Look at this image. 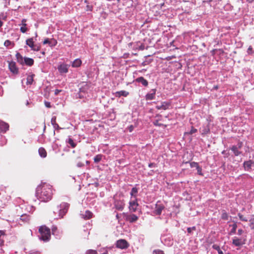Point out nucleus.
<instances>
[{
    "label": "nucleus",
    "instance_id": "f3484780",
    "mask_svg": "<svg viewBox=\"0 0 254 254\" xmlns=\"http://www.w3.org/2000/svg\"><path fill=\"white\" fill-rule=\"evenodd\" d=\"M135 81L141 83L144 86H147L148 84V81L143 77L137 78Z\"/></svg>",
    "mask_w": 254,
    "mask_h": 254
},
{
    "label": "nucleus",
    "instance_id": "774afa93",
    "mask_svg": "<svg viewBox=\"0 0 254 254\" xmlns=\"http://www.w3.org/2000/svg\"><path fill=\"white\" fill-rule=\"evenodd\" d=\"M102 254H108L107 253H103Z\"/></svg>",
    "mask_w": 254,
    "mask_h": 254
},
{
    "label": "nucleus",
    "instance_id": "f8f14e48",
    "mask_svg": "<svg viewBox=\"0 0 254 254\" xmlns=\"http://www.w3.org/2000/svg\"><path fill=\"white\" fill-rule=\"evenodd\" d=\"M115 206L117 209L122 211L124 208L125 203L123 201L117 200L115 202Z\"/></svg>",
    "mask_w": 254,
    "mask_h": 254
},
{
    "label": "nucleus",
    "instance_id": "6ab92c4d",
    "mask_svg": "<svg viewBox=\"0 0 254 254\" xmlns=\"http://www.w3.org/2000/svg\"><path fill=\"white\" fill-rule=\"evenodd\" d=\"M34 64L33 59L29 58L24 57V64H26L28 66H31Z\"/></svg>",
    "mask_w": 254,
    "mask_h": 254
},
{
    "label": "nucleus",
    "instance_id": "4be33fe9",
    "mask_svg": "<svg viewBox=\"0 0 254 254\" xmlns=\"http://www.w3.org/2000/svg\"><path fill=\"white\" fill-rule=\"evenodd\" d=\"M51 124L55 129H61L58 124L56 123V117H53L51 119Z\"/></svg>",
    "mask_w": 254,
    "mask_h": 254
},
{
    "label": "nucleus",
    "instance_id": "603ef678",
    "mask_svg": "<svg viewBox=\"0 0 254 254\" xmlns=\"http://www.w3.org/2000/svg\"><path fill=\"white\" fill-rule=\"evenodd\" d=\"M77 166L78 167H82L84 166V164L81 163V162H78L77 164Z\"/></svg>",
    "mask_w": 254,
    "mask_h": 254
},
{
    "label": "nucleus",
    "instance_id": "9b49d317",
    "mask_svg": "<svg viewBox=\"0 0 254 254\" xmlns=\"http://www.w3.org/2000/svg\"><path fill=\"white\" fill-rule=\"evenodd\" d=\"M232 243L235 246H240L244 245L245 243L244 241H243L242 239L235 237L233 239Z\"/></svg>",
    "mask_w": 254,
    "mask_h": 254
},
{
    "label": "nucleus",
    "instance_id": "4d7b16f0",
    "mask_svg": "<svg viewBox=\"0 0 254 254\" xmlns=\"http://www.w3.org/2000/svg\"><path fill=\"white\" fill-rule=\"evenodd\" d=\"M29 254H40L39 252L37 251H32Z\"/></svg>",
    "mask_w": 254,
    "mask_h": 254
},
{
    "label": "nucleus",
    "instance_id": "5701e85b",
    "mask_svg": "<svg viewBox=\"0 0 254 254\" xmlns=\"http://www.w3.org/2000/svg\"><path fill=\"white\" fill-rule=\"evenodd\" d=\"M138 192V189L136 187H134L132 188L131 191L130 192V194L131 195V199L134 198V199L136 198V194Z\"/></svg>",
    "mask_w": 254,
    "mask_h": 254
},
{
    "label": "nucleus",
    "instance_id": "de8ad7c7",
    "mask_svg": "<svg viewBox=\"0 0 254 254\" xmlns=\"http://www.w3.org/2000/svg\"><path fill=\"white\" fill-rule=\"evenodd\" d=\"M237 148H238L239 149H240L242 146H243V142H239L237 145H236Z\"/></svg>",
    "mask_w": 254,
    "mask_h": 254
},
{
    "label": "nucleus",
    "instance_id": "338daca9",
    "mask_svg": "<svg viewBox=\"0 0 254 254\" xmlns=\"http://www.w3.org/2000/svg\"><path fill=\"white\" fill-rule=\"evenodd\" d=\"M1 91V86H0V92Z\"/></svg>",
    "mask_w": 254,
    "mask_h": 254
},
{
    "label": "nucleus",
    "instance_id": "4468645a",
    "mask_svg": "<svg viewBox=\"0 0 254 254\" xmlns=\"http://www.w3.org/2000/svg\"><path fill=\"white\" fill-rule=\"evenodd\" d=\"M254 164V161L252 160H249L247 161H245L243 164L245 170L246 171H249L251 169L252 165Z\"/></svg>",
    "mask_w": 254,
    "mask_h": 254
},
{
    "label": "nucleus",
    "instance_id": "79ce46f5",
    "mask_svg": "<svg viewBox=\"0 0 254 254\" xmlns=\"http://www.w3.org/2000/svg\"><path fill=\"white\" fill-rule=\"evenodd\" d=\"M21 219L25 221H28L29 220V218L26 215H22L21 216Z\"/></svg>",
    "mask_w": 254,
    "mask_h": 254
},
{
    "label": "nucleus",
    "instance_id": "8fccbe9b",
    "mask_svg": "<svg viewBox=\"0 0 254 254\" xmlns=\"http://www.w3.org/2000/svg\"><path fill=\"white\" fill-rule=\"evenodd\" d=\"M148 167L149 168L155 167H156V164L154 163H151L148 164Z\"/></svg>",
    "mask_w": 254,
    "mask_h": 254
},
{
    "label": "nucleus",
    "instance_id": "dca6fc26",
    "mask_svg": "<svg viewBox=\"0 0 254 254\" xmlns=\"http://www.w3.org/2000/svg\"><path fill=\"white\" fill-rule=\"evenodd\" d=\"M129 95V92L125 90L117 91L115 93L116 97H120L121 96L127 97Z\"/></svg>",
    "mask_w": 254,
    "mask_h": 254
},
{
    "label": "nucleus",
    "instance_id": "7c9ffc66",
    "mask_svg": "<svg viewBox=\"0 0 254 254\" xmlns=\"http://www.w3.org/2000/svg\"><path fill=\"white\" fill-rule=\"evenodd\" d=\"M212 248L216 250L219 254H223V252L220 250V247L217 245H213Z\"/></svg>",
    "mask_w": 254,
    "mask_h": 254
},
{
    "label": "nucleus",
    "instance_id": "052dcab7",
    "mask_svg": "<svg viewBox=\"0 0 254 254\" xmlns=\"http://www.w3.org/2000/svg\"><path fill=\"white\" fill-rule=\"evenodd\" d=\"M4 235V232L3 231H0V237L2 235Z\"/></svg>",
    "mask_w": 254,
    "mask_h": 254
},
{
    "label": "nucleus",
    "instance_id": "412c9836",
    "mask_svg": "<svg viewBox=\"0 0 254 254\" xmlns=\"http://www.w3.org/2000/svg\"><path fill=\"white\" fill-rule=\"evenodd\" d=\"M201 132L202 134H206L209 132L210 128L208 125L204 126L200 128Z\"/></svg>",
    "mask_w": 254,
    "mask_h": 254
},
{
    "label": "nucleus",
    "instance_id": "0eeeda50",
    "mask_svg": "<svg viewBox=\"0 0 254 254\" xmlns=\"http://www.w3.org/2000/svg\"><path fill=\"white\" fill-rule=\"evenodd\" d=\"M69 66L64 64H61L58 67V69L60 73H66L68 71Z\"/></svg>",
    "mask_w": 254,
    "mask_h": 254
},
{
    "label": "nucleus",
    "instance_id": "c03bdc74",
    "mask_svg": "<svg viewBox=\"0 0 254 254\" xmlns=\"http://www.w3.org/2000/svg\"><path fill=\"white\" fill-rule=\"evenodd\" d=\"M11 44V42L8 40H6L4 43V45L5 47L9 46Z\"/></svg>",
    "mask_w": 254,
    "mask_h": 254
},
{
    "label": "nucleus",
    "instance_id": "39448f33",
    "mask_svg": "<svg viewBox=\"0 0 254 254\" xmlns=\"http://www.w3.org/2000/svg\"><path fill=\"white\" fill-rule=\"evenodd\" d=\"M138 204L137 202V199H133L130 200L129 202V209L131 212H135L136 210Z\"/></svg>",
    "mask_w": 254,
    "mask_h": 254
},
{
    "label": "nucleus",
    "instance_id": "a18cd8bd",
    "mask_svg": "<svg viewBox=\"0 0 254 254\" xmlns=\"http://www.w3.org/2000/svg\"><path fill=\"white\" fill-rule=\"evenodd\" d=\"M57 230V227L56 226H53L52 228V234L53 235H56V232Z\"/></svg>",
    "mask_w": 254,
    "mask_h": 254
},
{
    "label": "nucleus",
    "instance_id": "a211bd4d",
    "mask_svg": "<svg viewBox=\"0 0 254 254\" xmlns=\"http://www.w3.org/2000/svg\"><path fill=\"white\" fill-rule=\"evenodd\" d=\"M138 218V217L136 215L132 214H131V215L128 216L127 217V219L129 222L133 223V222L136 221L137 220Z\"/></svg>",
    "mask_w": 254,
    "mask_h": 254
},
{
    "label": "nucleus",
    "instance_id": "0e129e2a",
    "mask_svg": "<svg viewBox=\"0 0 254 254\" xmlns=\"http://www.w3.org/2000/svg\"><path fill=\"white\" fill-rule=\"evenodd\" d=\"M86 164L87 165H89V164H90V162H89V161H86Z\"/></svg>",
    "mask_w": 254,
    "mask_h": 254
},
{
    "label": "nucleus",
    "instance_id": "c756f323",
    "mask_svg": "<svg viewBox=\"0 0 254 254\" xmlns=\"http://www.w3.org/2000/svg\"><path fill=\"white\" fill-rule=\"evenodd\" d=\"M33 74L28 75L26 81L27 84H32L33 81Z\"/></svg>",
    "mask_w": 254,
    "mask_h": 254
},
{
    "label": "nucleus",
    "instance_id": "aec40b11",
    "mask_svg": "<svg viewBox=\"0 0 254 254\" xmlns=\"http://www.w3.org/2000/svg\"><path fill=\"white\" fill-rule=\"evenodd\" d=\"M231 150L236 156H238L242 153V152L239 151V149L235 145H233L231 147Z\"/></svg>",
    "mask_w": 254,
    "mask_h": 254
},
{
    "label": "nucleus",
    "instance_id": "6e6552de",
    "mask_svg": "<svg viewBox=\"0 0 254 254\" xmlns=\"http://www.w3.org/2000/svg\"><path fill=\"white\" fill-rule=\"evenodd\" d=\"M171 103L168 102H163L161 103V105H158L156 106V108L158 110H166L169 108Z\"/></svg>",
    "mask_w": 254,
    "mask_h": 254
},
{
    "label": "nucleus",
    "instance_id": "49530a36",
    "mask_svg": "<svg viewBox=\"0 0 254 254\" xmlns=\"http://www.w3.org/2000/svg\"><path fill=\"white\" fill-rule=\"evenodd\" d=\"M247 52L249 54H252L253 53L252 46H250L248 49Z\"/></svg>",
    "mask_w": 254,
    "mask_h": 254
},
{
    "label": "nucleus",
    "instance_id": "a19ab883",
    "mask_svg": "<svg viewBox=\"0 0 254 254\" xmlns=\"http://www.w3.org/2000/svg\"><path fill=\"white\" fill-rule=\"evenodd\" d=\"M31 50L34 51H39L40 50V47L38 45H34Z\"/></svg>",
    "mask_w": 254,
    "mask_h": 254
},
{
    "label": "nucleus",
    "instance_id": "3c124183",
    "mask_svg": "<svg viewBox=\"0 0 254 254\" xmlns=\"http://www.w3.org/2000/svg\"><path fill=\"white\" fill-rule=\"evenodd\" d=\"M50 44V41H49V39L47 38L45 39V40L43 41V44Z\"/></svg>",
    "mask_w": 254,
    "mask_h": 254
},
{
    "label": "nucleus",
    "instance_id": "e433bc0d",
    "mask_svg": "<svg viewBox=\"0 0 254 254\" xmlns=\"http://www.w3.org/2000/svg\"><path fill=\"white\" fill-rule=\"evenodd\" d=\"M86 254H97V252L96 250H88L86 251Z\"/></svg>",
    "mask_w": 254,
    "mask_h": 254
},
{
    "label": "nucleus",
    "instance_id": "6e6d98bb",
    "mask_svg": "<svg viewBox=\"0 0 254 254\" xmlns=\"http://www.w3.org/2000/svg\"><path fill=\"white\" fill-rule=\"evenodd\" d=\"M154 125H155V126H162V124H159V123H158V121H156V122H154Z\"/></svg>",
    "mask_w": 254,
    "mask_h": 254
},
{
    "label": "nucleus",
    "instance_id": "c9c22d12",
    "mask_svg": "<svg viewBox=\"0 0 254 254\" xmlns=\"http://www.w3.org/2000/svg\"><path fill=\"white\" fill-rule=\"evenodd\" d=\"M232 229L231 231V233L232 234H235L236 233V229L237 227V225L236 223L232 225Z\"/></svg>",
    "mask_w": 254,
    "mask_h": 254
},
{
    "label": "nucleus",
    "instance_id": "37998d69",
    "mask_svg": "<svg viewBox=\"0 0 254 254\" xmlns=\"http://www.w3.org/2000/svg\"><path fill=\"white\" fill-rule=\"evenodd\" d=\"M196 228L195 227L193 226L192 227H189L187 229V231L189 233H191L192 232V230H195Z\"/></svg>",
    "mask_w": 254,
    "mask_h": 254
},
{
    "label": "nucleus",
    "instance_id": "4c0bfd02",
    "mask_svg": "<svg viewBox=\"0 0 254 254\" xmlns=\"http://www.w3.org/2000/svg\"><path fill=\"white\" fill-rule=\"evenodd\" d=\"M198 164L195 162H192L190 163V166L191 168H197L198 166Z\"/></svg>",
    "mask_w": 254,
    "mask_h": 254
},
{
    "label": "nucleus",
    "instance_id": "f257e3e1",
    "mask_svg": "<svg viewBox=\"0 0 254 254\" xmlns=\"http://www.w3.org/2000/svg\"><path fill=\"white\" fill-rule=\"evenodd\" d=\"M53 195L52 186L46 183H41L36 188V196L43 202H48L51 200Z\"/></svg>",
    "mask_w": 254,
    "mask_h": 254
},
{
    "label": "nucleus",
    "instance_id": "393cba45",
    "mask_svg": "<svg viewBox=\"0 0 254 254\" xmlns=\"http://www.w3.org/2000/svg\"><path fill=\"white\" fill-rule=\"evenodd\" d=\"M16 57L17 62L19 64H24V58L22 57V56L19 53H17L16 54Z\"/></svg>",
    "mask_w": 254,
    "mask_h": 254
},
{
    "label": "nucleus",
    "instance_id": "2f4dec72",
    "mask_svg": "<svg viewBox=\"0 0 254 254\" xmlns=\"http://www.w3.org/2000/svg\"><path fill=\"white\" fill-rule=\"evenodd\" d=\"M238 216L239 219L242 221L247 222L248 221V220L246 217L244 216L243 215H242V214H241L240 213H238Z\"/></svg>",
    "mask_w": 254,
    "mask_h": 254
},
{
    "label": "nucleus",
    "instance_id": "cd10ccee",
    "mask_svg": "<svg viewBox=\"0 0 254 254\" xmlns=\"http://www.w3.org/2000/svg\"><path fill=\"white\" fill-rule=\"evenodd\" d=\"M66 142L70 145L72 148H74L76 146V144L73 141V139L70 137H68Z\"/></svg>",
    "mask_w": 254,
    "mask_h": 254
},
{
    "label": "nucleus",
    "instance_id": "bb28decb",
    "mask_svg": "<svg viewBox=\"0 0 254 254\" xmlns=\"http://www.w3.org/2000/svg\"><path fill=\"white\" fill-rule=\"evenodd\" d=\"M81 64V61L79 59H75L72 64V66L73 67H79Z\"/></svg>",
    "mask_w": 254,
    "mask_h": 254
},
{
    "label": "nucleus",
    "instance_id": "13d9d810",
    "mask_svg": "<svg viewBox=\"0 0 254 254\" xmlns=\"http://www.w3.org/2000/svg\"><path fill=\"white\" fill-rule=\"evenodd\" d=\"M144 46L143 45H141L139 47V50H144Z\"/></svg>",
    "mask_w": 254,
    "mask_h": 254
},
{
    "label": "nucleus",
    "instance_id": "1a4fd4ad",
    "mask_svg": "<svg viewBox=\"0 0 254 254\" xmlns=\"http://www.w3.org/2000/svg\"><path fill=\"white\" fill-rule=\"evenodd\" d=\"M9 128L8 124L0 120V132L5 133Z\"/></svg>",
    "mask_w": 254,
    "mask_h": 254
},
{
    "label": "nucleus",
    "instance_id": "473e14b6",
    "mask_svg": "<svg viewBox=\"0 0 254 254\" xmlns=\"http://www.w3.org/2000/svg\"><path fill=\"white\" fill-rule=\"evenodd\" d=\"M26 24L23 23V26L21 27V28H20V31L21 32L24 33L27 31V28L26 27Z\"/></svg>",
    "mask_w": 254,
    "mask_h": 254
},
{
    "label": "nucleus",
    "instance_id": "9d476101",
    "mask_svg": "<svg viewBox=\"0 0 254 254\" xmlns=\"http://www.w3.org/2000/svg\"><path fill=\"white\" fill-rule=\"evenodd\" d=\"M156 94V89H151L150 93H147L145 95V99L147 100H151L155 98Z\"/></svg>",
    "mask_w": 254,
    "mask_h": 254
},
{
    "label": "nucleus",
    "instance_id": "f704fd0d",
    "mask_svg": "<svg viewBox=\"0 0 254 254\" xmlns=\"http://www.w3.org/2000/svg\"><path fill=\"white\" fill-rule=\"evenodd\" d=\"M196 132H197V129L192 127L190 130L189 132H186L185 133L186 134H193L194 133H195Z\"/></svg>",
    "mask_w": 254,
    "mask_h": 254
},
{
    "label": "nucleus",
    "instance_id": "ddd939ff",
    "mask_svg": "<svg viewBox=\"0 0 254 254\" xmlns=\"http://www.w3.org/2000/svg\"><path fill=\"white\" fill-rule=\"evenodd\" d=\"M164 209V206L161 204H156L154 210L155 213L157 215H160L162 210Z\"/></svg>",
    "mask_w": 254,
    "mask_h": 254
},
{
    "label": "nucleus",
    "instance_id": "864d4df0",
    "mask_svg": "<svg viewBox=\"0 0 254 254\" xmlns=\"http://www.w3.org/2000/svg\"><path fill=\"white\" fill-rule=\"evenodd\" d=\"M244 232V231L242 229H239L238 231V234L239 235H241Z\"/></svg>",
    "mask_w": 254,
    "mask_h": 254
},
{
    "label": "nucleus",
    "instance_id": "5fc2aeb1",
    "mask_svg": "<svg viewBox=\"0 0 254 254\" xmlns=\"http://www.w3.org/2000/svg\"><path fill=\"white\" fill-rule=\"evenodd\" d=\"M62 91L61 90H59V89H56L55 90V95H58L60 92H61Z\"/></svg>",
    "mask_w": 254,
    "mask_h": 254
},
{
    "label": "nucleus",
    "instance_id": "b1692460",
    "mask_svg": "<svg viewBox=\"0 0 254 254\" xmlns=\"http://www.w3.org/2000/svg\"><path fill=\"white\" fill-rule=\"evenodd\" d=\"M40 156L42 158H45L47 156V152L46 150L43 148L40 147L38 150Z\"/></svg>",
    "mask_w": 254,
    "mask_h": 254
},
{
    "label": "nucleus",
    "instance_id": "423d86ee",
    "mask_svg": "<svg viewBox=\"0 0 254 254\" xmlns=\"http://www.w3.org/2000/svg\"><path fill=\"white\" fill-rule=\"evenodd\" d=\"M8 67L10 71L14 74L18 73V68L16 65V64L14 62H10L8 64Z\"/></svg>",
    "mask_w": 254,
    "mask_h": 254
},
{
    "label": "nucleus",
    "instance_id": "20e7f679",
    "mask_svg": "<svg viewBox=\"0 0 254 254\" xmlns=\"http://www.w3.org/2000/svg\"><path fill=\"white\" fill-rule=\"evenodd\" d=\"M116 245L117 248L121 249H127L129 246L127 242L124 239H120L117 241Z\"/></svg>",
    "mask_w": 254,
    "mask_h": 254
},
{
    "label": "nucleus",
    "instance_id": "2eb2a0df",
    "mask_svg": "<svg viewBox=\"0 0 254 254\" xmlns=\"http://www.w3.org/2000/svg\"><path fill=\"white\" fill-rule=\"evenodd\" d=\"M81 218L87 220L91 218L92 216V213L89 210H86L84 213H80Z\"/></svg>",
    "mask_w": 254,
    "mask_h": 254
},
{
    "label": "nucleus",
    "instance_id": "e2e57ef3",
    "mask_svg": "<svg viewBox=\"0 0 254 254\" xmlns=\"http://www.w3.org/2000/svg\"><path fill=\"white\" fill-rule=\"evenodd\" d=\"M25 22H26V20L25 19H22V24L23 23H25Z\"/></svg>",
    "mask_w": 254,
    "mask_h": 254
},
{
    "label": "nucleus",
    "instance_id": "69168bd1",
    "mask_svg": "<svg viewBox=\"0 0 254 254\" xmlns=\"http://www.w3.org/2000/svg\"><path fill=\"white\" fill-rule=\"evenodd\" d=\"M116 218H117L118 219H119V215L118 214H117V215H116Z\"/></svg>",
    "mask_w": 254,
    "mask_h": 254
},
{
    "label": "nucleus",
    "instance_id": "bf43d9fd",
    "mask_svg": "<svg viewBox=\"0 0 254 254\" xmlns=\"http://www.w3.org/2000/svg\"><path fill=\"white\" fill-rule=\"evenodd\" d=\"M133 128V127L132 126H130L129 127V131H132V129Z\"/></svg>",
    "mask_w": 254,
    "mask_h": 254
},
{
    "label": "nucleus",
    "instance_id": "a878e982",
    "mask_svg": "<svg viewBox=\"0 0 254 254\" xmlns=\"http://www.w3.org/2000/svg\"><path fill=\"white\" fill-rule=\"evenodd\" d=\"M26 44L27 45L30 47L31 49L33 48V47L34 45L33 38H31L27 39L26 41Z\"/></svg>",
    "mask_w": 254,
    "mask_h": 254
},
{
    "label": "nucleus",
    "instance_id": "f03ea898",
    "mask_svg": "<svg viewBox=\"0 0 254 254\" xmlns=\"http://www.w3.org/2000/svg\"><path fill=\"white\" fill-rule=\"evenodd\" d=\"M68 207L69 204L66 202L62 203L59 206H58L54 211V213H58V217L55 216V218H63L67 212Z\"/></svg>",
    "mask_w": 254,
    "mask_h": 254
},
{
    "label": "nucleus",
    "instance_id": "ea45409f",
    "mask_svg": "<svg viewBox=\"0 0 254 254\" xmlns=\"http://www.w3.org/2000/svg\"><path fill=\"white\" fill-rule=\"evenodd\" d=\"M196 169L197 170V174L199 175L203 176L201 167L198 166Z\"/></svg>",
    "mask_w": 254,
    "mask_h": 254
},
{
    "label": "nucleus",
    "instance_id": "58836bf2",
    "mask_svg": "<svg viewBox=\"0 0 254 254\" xmlns=\"http://www.w3.org/2000/svg\"><path fill=\"white\" fill-rule=\"evenodd\" d=\"M153 253V254H164V252L160 250H155Z\"/></svg>",
    "mask_w": 254,
    "mask_h": 254
},
{
    "label": "nucleus",
    "instance_id": "7ed1b4c3",
    "mask_svg": "<svg viewBox=\"0 0 254 254\" xmlns=\"http://www.w3.org/2000/svg\"><path fill=\"white\" fill-rule=\"evenodd\" d=\"M39 232L40 235L39 238L41 240L44 242H48L51 238L50 229L45 226H42L39 229Z\"/></svg>",
    "mask_w": 254,
    "mask_h": 254
},
{
    "label": "nucleus",
    "instance_id": "680f3d73",
    "mask_svg": "<svg viewBox=\"0 0 254 254\" xmlns=\"http://www.w3.org/2000/svg\"><path fill=\"white\" fill-rule=\"evenodd\" d=\"M3 22L0 20V28L2 26Z\"/></svg>",
    "mask_w": 254,
    "mask_h": 254
},
{
    "label": "nucleus",
    "instance_id": "72a5a7b5",
    "mask_svg": "<svg viewBox=\"0 0 254 254\" xmlns=\"http://www.w3.org/2000/svg\"><path fill=\"white\" fill-rule=\"evenodd\" d=\"M221 218L224 220H228V214L224 211L222 214Z\"/></svg>",
    "mask_w": 254,
    "mask_h": 254
},
{
    "label": "nucleus",
    "instance_id": "09e8293b",
    "mask_svg": "<svg viewBox=\"0 0 254 254\" xmlns=\"http://www.w3.org/2000/svg\"><path fill=\"white\" fill-rule=\"evenodd\" d=\"M45 105L47 108H51V103L47 101L45 102Z\"/></svg>",
    "mask_w": 254,
    "mask_h": 254
},
{
    "label": "nucleus",
    "instance_id": "c85d7f7f",
    "mask_svg": "<svg viewBox=\"0 0 254 254\" xmlns=\"http://www.w3.org/2000/svg\"><path fill=\"white\" fill-rule=\"evenodd\" d=\"M103 155L98 154L94 157V161L96 163H99L102 159Z\"/></svg>",
    "mask_w": 254,
    "mask_h": 254
}]
</instances>
